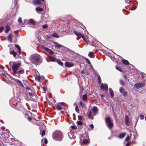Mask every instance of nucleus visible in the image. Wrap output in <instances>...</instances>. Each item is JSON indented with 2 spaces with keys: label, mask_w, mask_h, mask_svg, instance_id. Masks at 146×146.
Segmentation results:
<instances>
[{
  "label": "nucleus",
  "mask_w": 146,
  "mask_h": 146,
  "mask_svg": "<svg viewBox=\"0 0 146 146\" xmlns=\"http://www.w3.org/2000/svg\"><path fill=\"white\" fill-rule=\"evenodd\" d=\"M21 65L20 63H15L12 66V69L13 72L15 74H23L24 72L23 69H20L19 67Z\"/></svg>",
  "instance_id": "obj_1"
},
{
  "label": "nucleus",
  "mask_w": 146,
  "mask_h": 146,
  "mask_svg": "<svg viewBox=\"0 0 146 146\" xmlns=\"http://www.w3.org/2000/svg\"><path fill=\"white\" fill-rule=\"evenodd\" d=\"M63 137V133L59 131H56L52 135L53 139L56 141H61Z\"/></svg>",
  "instance_id": "obj_2"
},
{
  "label": "nucleus",
  "mask_w": 146,
  "mask_h": 146,
  "mask_svg": "<svg viewBox=\"0 0 146 146\" xmlns=\"http://www.w3.org/2000/svg\"><path fill=\"white\" fill-rule=\"evenodd\" d=\"M40 57V56L37 54L31 55V60L32 63L35 64H37Z\"/></svg>",
  "instance_id": "obj_3"
},
{
  "label": "nucleus",
  "mask_w": 146,
  "mask_h": 146,
  "mask_svg": "<svg viewBox=\"0 0 146 146\" xmlns=\"http://www.w3.org/2000/svg\"><path fill=\"white\" fill-rule=\"evenodd\" d=\"M80 142L82 141L83 144H86L89 142V139L87 135L84 136L82 135H81L80 137Z\"/></svg>",
  "instance_id": "obj_4"
},
{
  "label": "nucleus",
  "mask_w": 146,
  "mask_h": 146,
  "mask_svg": "<svg viewBox=\"0 0 146 146\" xmlns=\"http://www.w3.org/2000/svg\"><path fill=\"white\" fill-rule=\"evenodd\" d=\"M105 121L109 129H111L113 126V123L111 118L109 117L106 118Z\"/></svg>",
  "instance_id": "obj_5"
},
{
  "label": "nucleus",
  "mask_w": 146,
  "mask_h": 146,
  "mask_svg": "<svg viewBox=\"0 0 146 146\" xmlns=\"http://www.w3.org/2000/svg\"><path fill=\"white\" fill-rule=\"evenodd\" d=\"M120 92L124 96H126L127 95V92L124 90L123 87H121L119 89Z\"/></svg>",
  "instance_id": "obj_6"
},
{
  "label": "nucleus",
  "mask_w": 146,
  "mask_h": 146,
  "mask_svg": "<svg viewBox=\"0 0 146 146\" xmlns=\"http://www.w3.org/2000/svg\"><path fill=\"white\" fill-rule=\"evenodd\" d=\"M145 86L144 83H140L136 84L134 85V86L137 89H139Z\"/></svg>",
  "instance_id": "obj_7"
},
{
  "label": "nucleus",
  "mask_w": 146,
  "mask_h": 146,
  "mask_svg": "<svg viewBox=\"0 0 146 146\" xmlns=\"http://www.w3.org/2000/svg\"><path fill=\"white\" fill-rule=\"evenodd\" d=\"M101 88L103 90H105L106 91L108 90V87L107 85L106 84H104L103 83L101 84L100 86Z\"/></svg>",
  "instance_id": "obj_8"
},
{
  "label": "nucleus",
  "mask_w": 146,
  "mask_h": 146,
  "mask_svg": "<svg viewBox=\"0 0 146 146\" xmlns=\"http://www.w3.org/2000/svg\"><path fill=\"white\" fill-rule=\"evenodd\" d=\"M27 96L29 98V99L32 100H34L35 99V96L33 94L30 93L27 94Z\"/></svg>",
  "instance_id": "obj_9"
},
{
  "label": "nucleus",
  "mask_w": 146,
  "mask_h": 146,
  "mask_svg": "<svg viewBox=\"0 0 146 146\" xmlns=\"http://www.w3.org/2000/svg\"><path fill=\"white\" fill-rule=\"evenodd\" d=\"M46 59L48 62H54L56 61V59L55 58L51 56H49V57L46 58Z\"/></svg>",
  "instance_id": "obj_10"
},
{
  "label": "nucleus",
  "mask_w": 146,
  "mask_h": 146,
  "mask_svg": "<svg viewBox=\"0 0 146 146\" xmlns=\"http://www.w3.org/2000/svg\"><path fill=\"white\" fill-rule=\"evenodd\" d=\"M62 105L63 104L62 103H58L56 106V109L58 110H60L62 108L61 107L62 106Z\"/></svg>",
  "instance_id": "obj_11"
},
{
  "label": "nucleus",
  "mask_w": 146,
  "mask_h": 146,
  "mask_svg": "<svg viewBox=\"0 0 146 146\" xmlns=\"http://www.w3.org/2000/svg\"><path fill=\"white\" fill-rule=\"evenodd\" d=\"M9 53L11 54H13L14 57H15L17 54V53L14 51V50L11 48H10Z\"/></svg>",
  "instance_id": "obj_12"
},
{
  "label": "nucleus",
  "mask_w": 146,
  "mask_h": 146,
  "mask_svg": "<svg viewBox=\"0 0 146 146\" xmlns=\"http://www.w3.org/2000/svg\"><path fill=\"white\" fill-rule=\"evenodd\" d=\"M90 42H92L93 45H96V44L98 45L100 43V42L97 41L96 39H94L92 41H90Z\"/></svg>",
  "instance_id": "obj_13"
},
{
  "label": "nucleus",
  "mask_w": 146,
  "mask_h": 146,
  "mask_svg": "<svg viewBox=\"0 0 146 146\" xmlns=\"http://www.w3.org/2000/svg\"><path fill=\"white\" fill-rule=\"evenodd\" d=\"M65 65L66 67H70L73 66L74 65V64L71 62H66L65 63Z\"/></svg>",
  "instance_id": "obj_14"
},
{
  "label": "nucleus",
  "mask_w": 146,
  "mask_h": 146,
  "mask_svg": "<svg viewBox=\"0 0 146 146\" xmlns=\"http://www.w3.org/2000/svg\"><path fill=\"white\" fill-rule=\"evenodd\" d=\"M125 122L127 125L128 126L129 124V118L127 115L125 116Z\"/></svg>",
  "instance_id": "obj_15"
},
{
  "label": "nucleus",
  "mask_w": 146,
  "mask_h": 146,
  "mask_svg": "<svg viewBox=\"0 0 146 146\" xmlns=\"http://www.w3.org/2000/svg\"><path fill=\"white\" fill-rule=\"evenodd\" d=\"M74 33L77 36H83L81 33L76 31H74Z\"/></svg>",
  "instance_id": "obj_16"
},
{
  "label": "nucleus",
  "mask_w": 146,
  "mask_h": 146,
  "mask_svg": "<svg viewBox=\"0 0 146 146\" xmlns=\"http://www.w3.org/2000/svg\"><path fill=\"white\" fill-rule=\"evenodd\" d=\"M126 133H120L118 136V137L120 139L123 138L126 135Z\"/></svg>",
  "instance_id": "obj_17"
},
{
  "label": "nucleus",
  "mask_w": 146,
  "mask_h": 146,
  "mask_svg": "<svg viewBox=\"0 0 146 146\" xmlns=\"http://www.w3.org/2000/svg\"><path fill=\"white\" fill-rule=\"evenodd\" d=\"M10 30V28L8 25H7L5 26V33H7Z\"/></svg>",
  "instance_id": "obj_18"
},
{
  "label": "nucleus",
  "mask_w": 146,
  "mask_h": 146,
  "mask_svg": "<svg viewBox=\"0 0 146 146\" xmlns=\"http://www.w3.org/2000/svg\"><path fill=\"white\" fill-rule=\"evenodd\" d=\"M15 47L17 49L19 53L21 54V49L20 46L17 44H16L15 45Z\"/></svg>",
  "instance_id": "obj_19"
},
{
  "label": "nucleus",
  "mask_w": 146,
  "mask_h": 146,
  "mask_svg": "<svg viewBox=\"0 0 146 146\" xmlns=\"http://www.w3.org/2000/svg\"><path fill=\"white\" fill-rule=\"evenodd\" d=\"M109 92L111 96L113 97L114 96L113 91L112 89L111 88H109Z\"/></svg>",
  "instance_id": "obj_20"
},
{
  "label": "nucleus",
  "mask_w": 146,
  "mask_h": 146,
  "mask_svg": "<svg viewBox=\"0 0 146 146\" xmlns=\"http://www.w3.org/2000/svg\"><path fill=\"white\" fill-rule=\"evenodd\" d=\"M37 12L38 13L39 12L42 11H43V9L40 7H36V9Z\"/></svg>",
  "instance_id": "obj_21"
},
{
  "label": "nucleus",
  "mask_w": 146,
  "mask_h": 146,
  "mask_svg": "<svg viewBox=\"0 0 146 146\" xmlns=\"http://www.w3.org/2000/svg\"><path fill=\"white\" fill-rule=\"evenodd\" d=\"M81 38L86 42H90V40L88 39V37H81Z\"/></svg>",
  "instance_id": "obj_22"
},
{
  "label": "nucleus",
  "mask_w": 146,
  "mask_h": 146,
  "mask_svg": "<svg viewBox=\"0 0 146 146\" xmlns=\"http://www.w3.org/2000/svg\"><path fill=\"white\" fill-rule=\"evenodd\" d=\"M88 55L91 58H93L94 54L92 52H89Z\"/></svg>",
  "instance_id": "obj_23"
},
{
  "label": "nucleus",
  "mask_w": 146,
  "mask_h": 146,
  "mask_svg": "<svg viewBox=\"0 0 146 146\" xmlns=\"http://www.w3.org/2000/svg\"><path fill=\"white\" fill-rule=\"evenodd\" d=\"M82 99L83 101H85L87 99V95L86 94H84L83 95Z\"/></svg>",
  "instance_id": "obj_24"
},
{
  "label": "nucleus",
  "mask_w": 146,
  "mask_h": 146,
  "mask_svg": "<svg viewBox=\"0 0 146 146\" xmlns=\"http://www.w3.org/2000/svg\"><path fill=\"white\" fill-rule=\"evenodd\" d=\"M123 64H124L127 65L129 64V62L126 60H124L123 61Z\"/></svg>",
  "instance_id": "obj_25"
},
{
  "label": "nucleus",
  "mask_w": 146,
  "mask_h": 146,
  "mask_svg": "<svg viewBox=\"0 0 146 146\" xmlns=\"http://www.w3.org/2000/svg\"><path fill=\"white\" fill-rule=\"evenodd\" d=\"M92 110L94 113H96L97 111V108L95 107H94Z\"/></svg>",
  "instance_id": "obj_26"
},
{
  "label": "nucleus",
  "mask_w": 146,
  "mask_h": 146,
  "mask_svg": "<svg viewBox=\"0 0 146 146\" xmlns=\"http://www.w3.org/2000/svg\"><path fill=\"white\" fill-rule=\"evenodd\" d=\"M34 2L35 4L40 5L41 3V2L39 0H35L34 1Z\"/></svg>",
  "instance_id": "obj_27"
},
{
  "label": "nucleus",
  "mask_w": 146,
  "mask_h": 146,
  "mask_svg": "<svg viewBox=\"0 0 146 146\" xmlns=\"http://www.w3.org/2000/svg\"><path fill=\"white\" fill-rule=\"evenodd\" d=\"M68 135L70 139H72L73 138V134L72 133H68Z\"/></svg>",
  "instance_id": "obj_28"
},
{
  "label": "nucleus",
  "mask_w": 146,
  "mask_h": 146,
  "mask_svg": "<svg viewBox=\"0 0 146 146\" xmlns=\"http://www.w3.org/2000/svg\"><path fill=\"white\" fill-rule=\"evenodd\" d=\"M57 63L61 66L63 65V63L60 60H57Z\"/></svg>",
  "instance_id": "obj_29"
},
{
  "label": "nucleus",
  "mask_w": 146,
  "mask_h": 146,
  "mask_svg": "<svg viewBox=\"0 0 146 146\" xmlns=\"http://www.w3.org/2000/svg\"><path fill=\"white\" fill-rule=\"evenodd\" d=\"M28 21L29 23H30L33 24L34 25L35 24L34 21L32 19H29L28 20Z\"/></svg>",
  "instance_id": "obj_30"
},
{
  "label": "nucleus",
  "mask_w": 146,
  "mask_h": 146,
  "mask_svg": "<svg viewBox=\"0 0 146 146\" xmlns=\"http://www.w3.org/2000/svg\"><path fill=\"white\" fill-rule=\"evenodd\" d=\"M119 82L123 86H124L125 85V83L122 80H119Z\"/></svg>",
  "instance_id": "obj_31"
},
{
  "label": "nucleus",
  "mask_w": 146,
  "mask_h": 146,
  "mask_svg": "<svg viewBox=\"0 0 146 146\" xmlns=\"http://www.w3.org/2000/svg\"><path fill=\"white\" fill-rule=\"evenodd\" d=\"M80 105L81 107H82V108H84L85 107V105L84 104L83 102H80Z\"/></svg>",
  "instance_id": "obj_32"
},
{
  "label": "nucleus",
  "mask_w": 146,
  "mask_h": 146,
  "mask_svg": "<svg viewBox=\"0 0 146 146\" xmlns=\"http://www.w3.org/2000/svg\"><path fill=\"white\" fill-rule=\"evenodd\" d=\"M75 110L76 111V112L78 113H79V110L78 109V105H76L75 107Z\"/></svg>",
  "instance_id": "obj_33"
},
{
  "label": "nucleus",
  "mask_w": 146,
  "mask_h": 146,
  "mask_svg": "<svg viewBox=\"0 0 146 146\" xmlns=\"http://www.w3.org/2000/svg\"><path fill=\"white\" fill-rule=\"evenodd\" d=\"M44 141V144H46L47 143L48 141H47V139H46V138H44V139H43L42 140V141Z\"/></svg>",
  "instance_id": "obj_34"
},
{
  "label": "nucleus",
  "mask_w": 146,
  "mask_h": 146,
  "mask_svg": "<svg viewBox=\"0 0 146 146\" xmlns=\"http://www.w3.org/2000/svg\"><path fill=\"white\" fill-rule=\"evenodd\" d=\"M52 36H58L57 33L54 32L52 34Z\"/></svg>",
  "instance_id": "obj_35"
},
{
  "label": "nucleus",
  "mask_w": 146,
  "mask_h": 146,
  "mask_svg": "<svg viewBox=\"0 0 146 146\" xmlns=\"http://www.w3.org/2000/svg\"><path fill=\"white\" fill-rule=\"evenodd\" d=\"M45 133V131L44 130H43L42 132L41 135L42 137L43 136Z\"/></svg>",
  "instance_id": "obj_36"
},
{
  "label": "nucleus",
  "mask_w": 146,
  "mask_h": 146,
  "mask_svg": "<svg viewBox=\"0 0 146 146\" xmlns=\"http://www.w3.org/2000/svg\"><path fill=\"white\" fill-rule=\"evenodd\" d=\"M130 139V137L129 136H127V137H126L125 140L127 141H128Z\"/></svg>",
  "instance_id": "obj_37"
},
{
  "label": "nucleus",
  "mask_w": 146,
  "mask_h": 146,
  "mask_svg": "<svg viewBox=\"0 0 146 146\" xmlns=\"http://www.w3.org/2000/svg\"><path fill=\"white\" fill-rule=\"evenodd\" d=\"M77 124L79 125H81L82 124V123L81 121H78L77 122Z\"/></svg>",
  "instance_id": "obj_38"
},
{
  "label": "nucleus",
  "mask_w": 146,
  "mask_h": 146,
  "mask_svg": "<svg viewBox=\"0 0 146 146\" xmlns=\"http://www.w3.org/2000/svg\"><path fill=\"white\" fill-rule=\"evenodd\" d=\"M18 21L19 23H21L22 19L21 17H19L18 18Z\"/></svg>",
  "instance_id": "obj_39"
},
{
  "label": "nucleus",
  "mask_w": 146,
  "mask_h": 146,
  "mask_svg": "<svg viewBox=\"0 0 146 146\" xmlns=\"http://www.w3.org/2000/svg\"><path fill=\"white\" fill-rule=\"evenodd\" d=\"M115 68L117 70L119 71L120 72H121L122 71V70L120 68H119L117 66H115Z\"/></svg>",
  "instance_id": "obj_40"
},
{
  "label": "nucleus",
  "mask_w": 146,
  "mask_h": 146,
  "mask_svg": "<svg viewBox=\"0 0 146 146\" xmlns=\"http://www.w3.org/2000/svg\"><path fill=\"white\" fill-rule=\"evenodd\" d=\"M78 119L80 120H82L83 118L82 117L81 115H78Z\"/></svg>",
  "instance_id": "obj_41"
},
{
  "label": "nucleus",
  "mask_w": 146,
  "mask_h": 146,
  "mask_svg": "<svg viewBox=\"0 0 146 146\" xmlns=\"http://www.w3.org/2000/svg\"><path fill=\"white\" fill-rule=\"evenodd\" d=\"M144 117L143 115H141L140 116V118L141 119H144Z\"/></svg>",
  "instance_id": "obj_42"
},
{
  "label": "nucleus",
  "mask_w": 146,
  "mask_h": 146,
  "mask_svg": "<svg viewBox=\"0 0 146 146\" xmlns=\"http://www.w3.org/2000/svg\"><path fill=\"white\" fill-rule=\"evenodd\" d=\"M43 28L44 29H46L47 28L48 26L47 25H44L42 26Z\"/></svg>",
  "instance_id": "obj_43"
},
{
  "label": "nucleus",
  "mask_w": 146,
  "mask_h": 146,
  "mask_svg": "<svg viewBox=\"0 0 146 146\" xmlns=\"http://www.w3.org/2000/svg\"><path fill=\"white\" fill-rule=\"evenodd\" d=\"M12 37H8V40L10 42H11Z\"/></svg>",
  "instance_id": "obj_44"
},
{
  "label": "nucleus",
  "mask_w": 146,
  "mask_h": 146,
  "mask_svg": "<svg viewBox=\"0 0 146 146\" xmlns=\"http://www.w3.org/2000/svg\"><path fill=\"white\" fill-rule=\"evenodd\" d=\"M44 48L45 50L48 52L50 50V49H49L47 47H44Z\"/></svg>",
  "instance_id": "obj_45"
},
{
  "label": "nucleus",
  "mask_w": 146,
  "mask_h": 146,
  "mask_svg": "<svg viewBox=\"0 0 146 146\" xmlns=\"http://www.w3.org/2000/svg\"><path fill=\"white\" fill-rule=\"evenodd\" d=\"M49 53L51 54H53L54 53V52L52 50H51L50 49L49 51H48Z\"/></svg>",
  "instance_id": "obj_46"
},
{
  "label": "nucleus",
  "mask_w": 146,
  "mask_h": 146,
  "mask_svg": "<svg viewBox=\"0 0 146 146\" xmlns=\"http://www.w3.org/2000/svg\"><path fill=\"white\" fill-rule=\"evenodd\" d=\"M4 29V27H0V32H1Z\"/></svg>",
  "instance_id": "obj_47"
},
{
  "label": "nucleus",
  "mask_w": 146,
  "mask_h": 146,
  "mask_svg": "<svg viewBox=\"0 0 146 146\" xmlns=\"http://www.w3.org/2000/svg\"><path fill=\"white\" fill-rule=\"evenodd\" d=\"M56 46L57 48H59L61 47V46L59 44H57L56 45Z\"/></svg>",
  "instance_id": "obj_48"
},
{
  "label": "nucleus",
  "mask_w": 146,
  "mask_h": 146,
  "mask_svg": "<svg viewBox=\"0 0 146 146\" xmlns=\"http://www.w3.org/2000/svg\"><path fill=\"white\" fill-rule=\"evenodd\" d=\"M90 127V129H93L94 127L93 125L92 124H90L89 125Z\"/></svg>",
  "instance_id": "obj_49"
},
{
  "label": "nucleus",
  "mask_w": 146,
  "mask_h": 146,
  "mask_svg": "<svg viewBox=\"0 0 146 146\" xmlns=\"http://www.w3.org/2000/svg\"><path fill=\"white\" fill-rule=\"evenodd\" d=\"M92 113V112L91 111H90L89 113V115H88V117L89 118H90V117H91V114Z\"/></svg>",
  "instance_id": "obj_50"
},
{
  "label": "nucleus",
  "mask_w": 146,
  "mask_h": 146,
  "mask_svg": "<svg viewBox=\"0 0 146 146\" xmlns=\"http://www.w3.org/2000/svg\"><path fill=\"white\" fill-rule=\"evenodd\" d=\"M86 61L88 62V64H90V61L87 58H86Z\"/></svg>",
  "instance_id": "obj_51"
},
{
  "label": "nucleus",
  "mask_w": 146,
  "mask_h": 146,
  "mask_svg": "<svg viewBox=\"0 0 146 146\" xmlns=\"http://www.w3.org/2000/svg\"><path fill=\"white\" fill-rule=\"evenodd\" d=\"M80 92H82L83 90V87H81L80 86Z\"/></svg>",
  "instance_id": "obj_52"
},
{
  "label": "nucleus",
  "mask_w": 146,
  "mask_h": 146,
  "mask_svg": "<svg viewBox=\"0 0 146 146\" xmlns=\"http://www.w3.org/2000/svg\"><path fill=\"white\" fill-rule=\"evenodd\" d=\"M98 80H99V83H100L101 82V79L100 76H99L98 78Z\"/></svg>",
  "instance_id": "obj_53"
},
{
  "label": "nucleus",
  "mask_w": 146,
  "mask_h": 146,
  "mask_svg": "<svg viewBox=\"0 0 146 146\" xmlns=\"http://www.w3.org/2000/svg\"><path fill=\"white\" fill-rule=\"evenodd\" d=\"M71 127L72 129H76V127L74 126H72Z\"/></svg>",
  "instance_id": "obj_54"
},
{
  "label": "nucleus",
  "mask_w": 146,
  "mask_h": 146,
  "mask_svg": "<svg viewBox=\"0 0 146 146\" xmlns=\"http://www.w3.org/2000/svg\"><path fill=\"white\" fill-rule=\"evenodd\" d=\"M18 81L21 85H23L22 84L21 81L19 80H18Z\"/></svg>",
  "instance_id": "obj_55"
},
{
  "label": "nucleus",
  "mask_w": 146,
  "mask_h": 146,
  "mask_svg": "<svg viewBox=\"0 0 146 146\" xmlns=\"http://www.w3.org/2000/svg\"><path fill=\"white\" fill-rule=\"evenodd\" d=\"M129 145H130V143L129 142H128L127 143L126 145V146H129Z\"/></svg>",
  "instance_id": "obj_56"
},
{
  "label": "nucleus",
  "mask_w": 146,
  "mask_h": 146,
  "mask_svg": "<svg viewBox=\"0 0 146 146\" xmlns=\"http://www.w3.org/2000/svg\"><path fill=\"white\" fill-rule=\"evenodd\" d=\"M125 1L127 3H128L129 2V0H125Z\"/></svg>",
  "instance_id": "obj_57"
},
{
  "label": "nucleus",
  "mask_w": 146,
  "mask_h": 146,
  "mask_svg": "<svg viewBox=\"0 0 146 146\" xmlns=\"http://www.w3.org/2000/svg\"><path fill=\"white\" fill-rule=\"evenodd\" d=\"M32 119V118L31 117H28V119L30 121V120H31Z\"/></svg>",
  "instance_id": "obj_58"
},
{
  "label": "nucleus",
  "mask_w": 146,
  "mask_h": 146,
  "mask_svg": "<svg viewBox=\"0 0 146 146\" xmlns=\"http://www.w3.org/2000/svg\"><path fill=\"white\" fill-rule=\"evenodd\" d=\"M136 8V7H134V8H132L131 9L132 10H135V9Z\"/></svg>",
  "instance_id": "obj_59"
},
{
  "label": "nucleus",
  "mask_w": 146,
  "mask_h": 146,
  "mask_svg": "<svg viewBox=\"0 0 146 146\" xmlns=\"http://www.w3.org/2000/svg\"><path fill=\"white\" fill-rule=\"evenodd\" d=\"M124 78H125V79H126V76L125 75V76H124Z\"/></svg>",
  "instance_id": "obj_60"
},
{
  "label": "nucleus",
  "mask_w": 146,
  "mask_h": 146,
  "mask_svg": "<svg viewBox=\"0 0 146 146\" xmlns=\"http://www.w3.org/2000/svg\"><path fill=\"white\" fill-rule=\"evenodd\" d=\"M0 67H1V68H2V69H3V66H0Z\"/></svg>",
  "instance_id": "obj_61"
},
{
  "label": "nucleus",
  "mask_w": 146,
  "mask_h": 146,
  "mask_svg": "<svg viewBox=\"0 0 146 146\" xmlns=\"http://www.w3.org/2000/svg\"><path fill=\"white\" fill-rule=\"evenodd\" d=\"M43 90H44V91H45L46 90V89L45 88H43Z\"/></svg>",
  "instance_id": "obj_62"
},
{
  "label": "nucleus",
  "mask_w": 146,
  "mask_h": 146,
  "mask_svg": "<svg viewBox=\"0 0 146 146\" xmlns=\"http://www.w3.org/2000/svg\"><path fill=\"white\" fill-rule=\"evenodd\" d=\"M145 121H146V117H145Z\"/></svg>",
  "instance_id": "obj_63"
},
{
  "label": "nucleus",
  "mask_w": 146,
  "mask_h": 146,
  "mask_svg": "<svg viewBox=\"0 0 146 146\" xmlns=\"http://www.w3.org/2000/svg\"><path fill=\"white\" fill-rule=\"evenodd\" d=\"M11 36V35L10 34L9 35V36L10 37V36Z\"/></svg>",
  "instance_id": "obj_64"
}]
</instances>
